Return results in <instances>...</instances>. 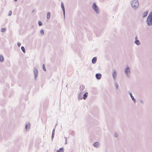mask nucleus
<instances>
[{
	"instance_id": "obj_1",
	"label": "nucleus",
	"mask_w": 152,
	"mask_h": 152,
	"mask_svg": "<svg viewBox=\"0 0 152 152\" xmlns=\"http://www.w3.org/2000/svg\"><path fill=\"white\" fill-rule=\"evenodd\" d=\"M131 5L134 9L137 8L139 5L138 0H132L131 3Z\"/></svg>"
},
{
	"instance_id": "obj_2",
	"label": "nucleus",
	"mask_w": 152,
	"mask_h": 152,
	"mask_svg": "<svg viewBox=\"0 0 152 152\" xmlns=\"http://www.w3.org/2000/svg\"><path fill=\"white\" fill-rule=\"evenodd\" d=\"M92 8L96 14H98L99 13V7L96 5V3H94L93 4Z\"/></svg>"
},
{
	"instance_id": "obj_3",
	"label": "nucleus",
	"mask_w": 152,
	"mask_h": 152,
	"mask_svg": "<svg viewBox=\"0 0 152 152\" xmlns=\"http://www.w3.org/2000/svg\"><path fill=\"white\" fill-rule=\"evenodd\" d=\"M124 72L126 76L128 77H129L130 76L131 71L130 67L127 66L126 68L124 69Z\"/></svg>"
},
{
	"instance_id": "obj_4",
	"label": "nucleus",
	"mask_w": 152,
	"mask_h": 152,
	"mask_svg": "<svg viewBox=\"0 0 152 152\" xmlns=\"http://www.w3.org/2000/svg\"><path fill=\"white\" fill-rule=\"evenodd\" d=\"M34 74V76L35 80H37V78L38 75V70L36 68L34 67L33 70Z\"/></svg>"
},
{
	"instance_id": "obj_5",
	"label": "nucleus",
	"mask_w": 152,
	"mask_h": 152,
	"mask_svg": "<svg viewBox=\"0 0 152 152\" xmlns=\"http://www.w3.org/2000/svg\"><path fill=\"white\" fill-rule=\"evenodd\" d=\"M112 76L114 81H115L116 79L117 73L115 69L113 70Z\"/></svg>"
},
{
	"instance_id": "obj_6",
	"label": "nucleus",
	"mask_w": 152,
	"mask_h": 152,
	"mask_svg": "<svg viewBox=\"0 0 152 152\" xmlns=\"http://www.w3.org/2000/svg\"><path fill=\"white\" fill-rule=\"evenodd\" d=\"M146 22L148 26H151L152 25V19L147 17L146 20Z\"/></svg>"
},
{
	"instance_id": "obj_7",
	"label": "nucleus",
	"mask_w": 152,
	"mask_h": 152,
	"mask_svg": "<svg viewBox=\"0 0 152 152\" xmlns=\"http://www.w3.org/2000/svg\"><path fill=\"white\" fill-rule=\"evenodd\" d=\"M129 95L131 98L132 99V101L134 103H135L136 102V99L134 98V97L133 96L132 94V93L129 92Z\"/></svg>"
},
{
	"instance_id": "obj_8",
	"label": "nucleus",
	"mask_w": 152,
	"mask_h": 152,
	"mask_svg": "<svg viewBox=\"0 0 152 152\" xmlns=\"http://www.w3.org/2000/svg\"><path fill=\"white\" fill-rule=\"evenodd\" d=\"M61 6L62 10L63 11V15L64 16V18H65V8H64V4L62 2L61 3Z\"/></svg>"
},
{
	"instance_id": "obj_9",
	"label": "nucleus",
	"mask_w": 152,
	"mask_h": 152,
	"mask_svg": "<svg viewBox=\"0 0 152 152\" xmlns=\"http://www.w3.org/2000/svg\"><path fill=\"white\" fill-rule=\"evenodd\" d=\"M96 78L98 80H100L101 78L102 75L100 73H97L95 75Z\"/></svg>"
},
{
	"instance_id": "obj_10",
	"label": "nucleus",
	"mask_w": 152,
	"mask_h": 152,
	"mask_svg": "<svg viewBox=\"0 0 152 152\" xmlns=\"http://www.w3.org/2000/svg\"><path fill=\"white\" fill-rule=\"evenodd\" d=\"M30 127V125L29 123H27L25 126V129L26 131L28 130Z\"/></svg>"
},
{
	"instance_id": "obj_11",
	"label": "nucleus",
	"mask_w": 152,
	"mask_h": 152,
	"mask_svg": "<svg viewBox=\"0 0 152 152\" xmlns=\"http://www.w3.org/2000/svg\"><path fill=\"white\" fill-rule=\"evenodd\" d=\"M85 87L84 85H81L80 88V91H82L83 92H84L86 90H84Z\"/></svg>"
},
{
	"instance_id": "obj_12",
	"label": "nucleus",
	"mask_w": 152,
	"mask_h": 152,
	"mask_svg": "<svg viewBox=\"0 0 152 152\" xmlns=\"http://www.w3.org/2000/svg\"><path fill=\"white\" fill-rule=\"evenodd\" d=\"M88 94V92H86L83 95V99H86L87 97Z\"/></svg>"
},
{
	"instance_id": "obj_13",
	"label": "nucleus",
	"mask_w": 152,
	"mask_h": 152,
	"mask_svg": "<svg viewBox=\"0 0 152 152\" xmlns=\"http://www.w3.org/2000/svg\"><path fill=\"white\" fill-rule=\"evenodd\" d=\"M97 60L96 57H94L93 58L92 60V63L93 64H95L96 63Z\"/></svg>"
},
{
	"instance_id": "obj_14",
	"label": "nucleus",
	"mask_w": 152,
	"mask_h": 152,
	"mask_svg": "<svg viewBox=\"0 0 152 152\" xmlns=\"http://www.w3.org/2000/svg\"><path fill=\"white\" fill-rule=\"evenodd\" d=\"M148 11H147L144 13H143L142 14L143 18H144L148 14Z\"/></svg>"
},
{
	"instance_id": "obj_15",
	"label": "nucleus",
	"mask_w": 152,
	"mask_h": 152,
	"mask_svg": "<svg viewBox=\"0 0 152 152\" xmlns=\"http://www.w3.org/2000/svg\"><path fill=\"white\" fill-rule=\"evenodd\" d=\"M134 43L137 45H139L140 44V43L139 40H135Z\"/></svg>"
},
{
	"instance_id": "obj_16",
	"label": "nucleus",
	"mask_w": 152,
	"mask_h": 152,
	"mask_svg": "<svg viewBox=\"0 0 152 152\" xmlns=\"http://www.w3.org/2000/svg\"><path fill=\"white\" fill-rule=\"evenodd\" d=\"M114 85H115V87H116V89L118 90V84L116 82V81H115Z\"/></svg>"
},
{
	"instance_id": "obj_17",
	"label": "nucleus",
	"mask_w": 152,
	"mask_h": 152,
	"mask_svg": "<svg viewBox=\"0 0 152 152\" xmlns=\"http://www.w3.org/2000/svg\"><path fill=\"white\" fill-rule=\"evenodd\" d=\"M147 17L152 19V11L150 12Z\"/></svg>"
},
{
	"instance_id": "obj_18",
	"label": "nucleus",
	"mask_w": 152,
	"mask_h": 152,
	"mask_svg": "<svg viewBox=\"0 0 152 152\" xmlns=\"http://www.w3.org/2000/svg\"><path fill=\"white\" fill-rule=\"evenodd\" d=\"M4 57L2 55H0V61L1 62H2L4 61Z\"/></svg>"
},
{
	"instance_id": "obj_19",
	"label": "nucleus",
	"mask_w": 152,
	"mask_h": 152,
	"mask_svg": "<svg viewBox=\"0 0 152 152\" xmlns=\"http://www.w3.org/2000/svg\"><path fill=\"white\" fill-rule=\"evenodd\" d=\"M83 95H81V94H79L78 96V99H82L83 98Z\"/></svg>"
},
{
	"instance_id": "obj_20",
	"label": "nucleus",
	"mask_w": 152,
	"mask_h": 152,
	"mask_svg": "<svg viewBox=\"0 0 152 152\" xmlns=\"http://www.w3.org/2000/svg\"><path fill=\"white\" fill-rule=\"evenodd\" d=\"M21 48L23 53H26V50L25 48L23 46H21Z\"/></svg>"
},
{
	"instance_id": "obj_21",
	"label": "nucleus",
	"mask_w": 152,
	"mask_h": 152,
	"mask_svg": "<svg viewBox=\"0 0 152 152\" xmlns=\"http://www.w3.org/2000/svg\"><path fill=\"white\" fill-rule=\"evenodd\" d=\"M50 12H48L47 14V18L48 19H49L50 18Z\"/></svg>"
},
{
	"instance_id": "obj_22",
	"label": "nucleus",
	"mask_w": 152,
	"mask_h": 152,
	"mask_svg": "<svg viewBox=\"0 0 152 152\" xmlns=\"http://www.w3.org/2000/svg\"><path fill=\"white\" fill-rule=\"evenodd\" d=\"M38 24L39 25V26H42V23L40 21H38Z\"/></svg>"
},
{
	"instance_id": "obj_23",
	"label": "nucleus",
	"mask_w": 152,
	"mask_h": 152,
	"mask_svg": "<svg viewBox=\"0 0 152 152\" xmlns=\"http://www.w3.org/2000/svg\"><path fill=\"white\" fill-rule=\"evenodd\" d=\"M40 34L42 35H43L44 34V31L43 30H41L40 31Z\"/></svg>"
},
{
	"instance_id": "obj_24",
	"label": "nucleus",
	"mask_w": 152,
	"mask_h": 152,
	"mask_svg": "<svg viewBox=\"0 0 152 152\" xmlns=\"http://www.w3.org/2000/svg\"><path fill=\"white\" fill-rule=\"evenodd\" d=\"M42 68H43V69L44 70V71H46V69L45 67V65L44 64H43V65H42Z\"/></svg>"
},
{
	"instance_id": "obj_25",
	"label": "nucleus",
	"mask_w": 152,
	"mask_h": 152,
	"mask_svg": "<svg viewBox=\"0 0 152 152\" xmlns=\"http://www.w3.org/2000/svg\"><path fill=\"white\" fill-rule=\"evenodd\" d=\"M12 12L11 11H10L9 12V13L8 14V15L9 16H10L12 15Z\"/></svg>"
},
{
	"instance_id": "obj_26",
	"label": "nucleus",
	"mask_w": 152,
	"mask_h": 152,
	"mask_svg": "<svg viewBox=\"0 0 152 152\" xmlns=\"http://www.w3.org/2000/svg\"><path fill=\"white\" fill-rule=\"evenodd\" d=\"M5 30L6 29L5 28H1V31L2 32H4L5 31Z\"/></svg>"
},
{
	"instance_id": "obj_27",
	"label": "nucleus",
	"mask_w": 152,
	"mask_h": 152,
	"mask_svg": "<svg viewBox=\"0 0 152 152\" xmlns=\"http://www.w3.org/2000/svg\"><path fill=\"white\" fill-rule=\"evenodd\" d=\"M140 103L141 104H144L143 102V101L142 100L140 99Z\"/></svg>"
},
{
	"instance_id": "obj_28",
	"label": "nucleus",
	"mask_w": 152,
	"mask_h": 152,
	"mask_svg": "<svg viewBox=\"0 0 152 152\" xmlns=\"http://www.w3.org/2000/svg\"><path fill=\"white\" fill-rule=\"evenodd\" d=\"M21 45V43L20 42H18L17 43V45H18V46L19 47H20V46Z\"/></svg>"
},
{
	"instance_id": "obj_29",
	"label": "nucleus",
	"mask_w": 152,
	"mask_h": 152,
	"mask_svg": "<svg viewBox=\"0 0 152 152\" xmlns=\"http://www.w3.org/2000/svg\"><path fill=\"white\" fill-rule=\"evenodd\" d=\"M82 91H80V94H81H81H82V95H83V93H84V92H82Z\"/></svg>"
},
{
	"instance_id": "obj_30",
	"label": "nucleus",
	"mask_w": 152,
	"mask_h": 152,
	"mask_svg": "<svg viewBox=\"0 0 152 152\" xmlns=\"http://www.w3.org/2000/svg\"><path fill=\"white\" fill-rule=\"evenodd\" d=\"M55 129H53V130L52 133H54V132H55Z\"/></svg>"
},
{
	"instance_id": "obj_31",
	"label": "nucleus",
	"mask_w": 152,
	"mask_h": 152,
	"mask_svg": "<svg viewBox=\"0 0 152 152\" xmlns=\"http://www.w3.org/2000/svg\"><path fill=\"white\" fill-rule=\"evenodd\" d=\"M135 40H138L137 39V37H135Z\"/></svg>"
},
{
	"instance_id": "obj_32",
	"label": "nucleus",
	"mask_w": 152,
	"mask_h": 152,
	"mask_svg": "<svg viewBox=\"0 0 152 152\" xmlns=\"http://www.w3.org/2000/svg\"><path fill=\"white\" fill-rule=\"evenodd\" d=\"M18 0H14V1L15 2H16Z\"/></svg>"
},
{
	"instance_id": "obj_33",
	"label": "nucleus",
	"mask_w": 152,
	"mask_h": 152,
	"mask_svg": "<svg viewBox=\"0 0 152 152\" xmlns=\"http://www.w3.org/2000/svg\"><path fill=\"white\" fill-rule=\"evenodd\" d=\"M34 10H33V11L32 12H34Z\"/></svg>"
},
{
	"instance_id": "obj_34",
	"label": "nucleus",
	"mask_w": 152,
	"mask_h": 152,
	"mask_svg": "<svg viewBox=\"0 0 152 152\" xmlns=\"http://www.w3.org/2000/svg\"><path fill=\"white\" fill-rule=\"evenodd\" d=\"M67 85H66V87H67Z\"/></svg>"
}]
</instances>
